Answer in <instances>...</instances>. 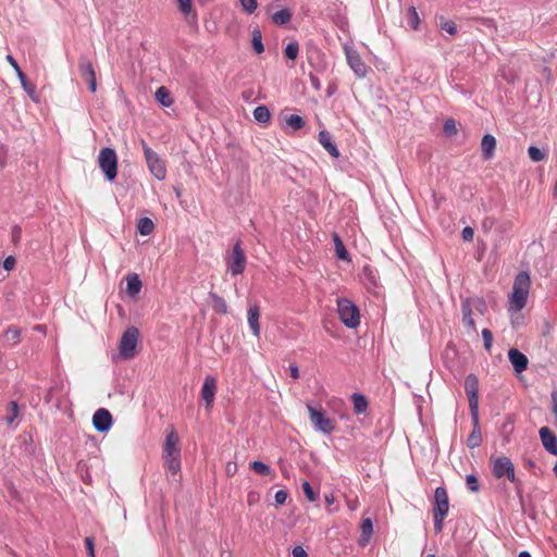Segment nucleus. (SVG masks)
Instances as JSON below:
<instances>
[{"instance_id":"nucleus-62","label":"nucleus","mask_w":557,"mask_h":557,"mask_svg":"<svg viewBox=\"0 0 557 557\" xmlns=\"http://www.w3.org/2000/svg\"><path fill=\"white\" fill-rule=\"evenodd\" d=\"M325 502L327 505H332L334 503V496L333 495H325Z\"/></svg>"},{"instance_id":"nucleus-54","label":"nucleus","mask_w":557,"mask_h":557,"mask_svg":"<svg viewBox=\"0 0 557 557\" xmlns=\"http://www.w3.org/2000/svg\"><path fill=\"white\" fill-rule=\"evenodd\" d=\"M292 554H293V557H307L308 556L306 550L301 546H295L293 548Z\"/></svg>"},{"instance_id":"nucleus-26","label":"nucleus","mask_w":557,"mask_h":557,"mask_svg":"<svg viewBox=\"0 0 557 557\" xmlns=\"http://www.w3.org/2000/svg\"><path fill=\"white\" fill-rule=\"evenodd\" d=\"M154 97L156 100L160 102L163 107H171L173 103V100L170 96V91L164 86H161L157 89Z\"/></svg>"},{"instance_id":"nucleus-41","label":"nucleus","mask_w":557,"mask_h":557,"mask_svg":"<svg viewBox=\"0 0 557 557\" xmlns=\"http://www.w3.org/2000/svg\"><path fill=\"white\" fill-rule=\"evenodd\" d=\"M440 27L450 35H455L457 33V26L455 22L447 21L443 16L440 17Z\"/></svg>"},{"instance_id":"nucleus-48","label":"nucleus","mask_w":557,"mask_h":557,"mask_svg":"<svg viewBox=\"0 0 557 557\" xmlns=\"http://www.w3.org/2000/svg\"><path fill=\"white\" fill-rule=\"evenodd\" d=\"M482 336H483V339H484V347L490 350L491 347H492V342H493V335H492V332L487 329H484L482 331Z\"/></svg>"},{"instance_id":"nucleus-38","label":"nucleus","mask_w":557,"mask_h":557,"mask_svg":"<svg viewBox=\"0 0 557 557\" xmlns=\"http://www.w3.org/2000/svg\"><path fill=\"white\" fill-rule=\"evenodd\" d=\"M22 330L17 326L11 325L5 331L4 337L7 341H13V344L18 343Z\"/></svg>"},{"instance_id":"nucleus-2","label":"nucleus","mask_w":557,"mask_h":557,"mask_svg":"<svg viewBox=\"0 0 557 557\" xmlns=\"http://www.w3.org/2000/svg\"><path fill=\"white\" fill-rule=\"evenodd\" d=\"M487 310L486 302L482 298H468L462 301V322L472 332H476L475 315H484Z\"/></svg>"},{"instance_id":"nucleus-22","label":"nucleus","mask_w":557,"mask_h":557,"mask_svg":"<svg viewBox=\"0 0 557 557\" xmlns=\"http://www.w3.org/2000/svg\"><path fill=\"white\" fill-rule=\"evenodd\" d=\"M473 431L467 438V445L469 448L479 447L482 442L481 430L479 426V413H476V421L473 420Z\"/></svg>"},{"instance_id":"nucleus-20","label":"nucleus","mask_w":557,"mask_h":557,"mask_svg":"<svg viewBox=\"0 0 557 557\" xmlns=\"http://www.w3.org/2000/svg\"><path fill=\"white\" fill-rule=\"evenodd\" d=\"M496 139L493 135L486 134L481 141V150L484 159L488 160L494 156Z\"/></svg>"},{"instance_id":"nucleus-35","label":"nucleus","mask_w":557,"mask_h":557,"mask_svg":"<svg viewBox=\"0 0 557 557\" xmlns=\"http://www.w3.org/2000/svg\"><path fill=\"white\" fill-rule=\"evenodd\" d=\"M333 240L335 244L336 256L342 260H348V252L337 234H333Z\"/></svg>"},{"instance_id":"nucleus-56","label":"nucleus","mask_w":557,"mask_h":557,"mask_svg":"<svg viewBox=\"0 0 557 557\" xmlns=\"http://www.w3.org/2000/svg\"><path fill=\"white\" fill-rule=\"evenodd\" d=\"M7 60L11 64V66L14 69L16 74H18V71H22L21 67L18 66L17 62L15 61V59L12 55H10V54L7 55Z\"/></svg>"},{"instance_id":"nucleus-40","label":"nucleus","mask_w":557,"mask_h":557,"mask_svg":"<svg viewBox=\"0 0 557 557\" xmlns=\"http://www.w3.org/2000/svg\"><path fill=\"white\" fill-rule=\"evenodd\" d=\"M250 468L259 473V474H262V475H269L271 474V469L269 466H267L265 463L261 462V461H253L250 463Z\"/></svg>"},{"instance_id":"nucleus-7","label":"nucleus","mask_w":557,"mask_h":557,"mask_svg":"<svg viewBox=\"0 0 557 557\" xmlns=\"http://www.w3.org/2000/svg\"><path fill=\"white\" fill-rule=\"evenodd\" d=\"M141 145L150 172L153 174L156 178L160 181L164 180L166 175L164 162L158 157V154L152 149H150L146 145L144 140L141 141Z\"/></svg>"},{"instance_id":"nucleus-13","label":"nucleus","mask_w":557,"mask_h":557,"mask_svg":"<svg viewBox=\"0 0 557 557\" xmlns=\"http://www.w3.org/2000/svg\"><path fill=\"white\" fill-rule=\"evenodd\" d=\"M78 71H79L81 76L88 84L89 90L91 92H96L97 91L96 72H95L92 63L86 57H82L79 59Z\"/></svg>"},{"instance_id":"nucleus-49","label":"nucleus","mask_w":557,"mask_h":557,"mask_svg":"<svg viewBox=\"0 0 557 557\" xmlns=\"http://www.w3.org/2000/svg\"><path fill=\"white\" fill-rule=\"evenodd\" d=\"M462 239L465 242H472L474 237V231L470 226H466L461 232Z\"/></svg>"},{"instance_id":"nucleus-6","label":"nucleus","mask_w":557,"mask_h":557,"mask_svg":"<svg viewBox=\"0 0 557 557\" xmlns=\"http://www.w3.org/2000/svg\"><path fill=\"white\" fill-rule=\"evenodd\" d=\"M98 162L107 180L113 181L116 177L117 170V158L115 151L111 148H103L99 153Z\"/></svg>"},{"instance_id":"nucleus-29","label":"nucleus","mask_w":557,"mask_h":557,"mask_svg":"<svg viewBox=\"0 0 557 557\" xmlns=\"http://www.w3.org/2000/svg\"><path fill=\"white\" fill-rule=\"evenodd\" d=\"M352 401H354V410L357 414H360V413H363L367 411L368 400L363 395L354 394Z\"/></svg>"},{"instance_id":"nucleus-31","label":"nucleus","mask_w":557,"mask_h":557,"mask_svg":"<svg viewBox=\"0 0 557 557\" xmlns=\"http://www.w3.org/2000/svg\"><path fill=\"white\" fill-rule=\"evenodd\" d=\"M253 117L259 123H268L271 114L265 106H259L253 110Z\"/></svg>"},{"instance_id":"nucleus-27","label":"nucleus","mask_w":557,"mask_h":557,"mask_svg":"<svg viewBox=\"0 0 557 557\" xmlns=\"http://www.w3.org/2000/svg\"><path fill=\"white\" fill-rule=\"evenodd\" d=\"M17 77L23 86V89L27 92V95L35 101H37L36 87L34 84L27 81L26 75L23 71H18Z\"/></svg>"},{"instance_id":"nucleus-10","label":"nucleus","mask_w":557,"mask_h":557,"mask_svg":"<svg viewBox=\"0 0 557 557\" xmlns=\"http://www.w3.org/2000/svg\"><path fill=\"white\" fill-rule=\"evenodd\" d=\"M307 408L310 414V422L319 431L329 434L335 429V421L326 418L322 410H317L310 405H308Z\"/></svg>"},{"instance_id":"nucleus-45","label":"nucleus","mask_w":557,"mask_h":557,"mask_svg":"<svg viewBox=\"0 0 557 557\" xmlns=\"http://www.w3.org/2000/svg\"><path fill=\"white\" fill-rule=\"evenodd\" d=\"M466 483H467L468 488L471 492H478L479 491V481H478V478L474 474L467 475Z\"/></svg>"},{"instance_id":"nucleus-58","label":"nucleus","mask_w":557,"mask_h":557,"mask_svg":"<svg viewBox=\"0 0 557 557\" xmlns=\"http://www.w3.org/2000/svg\"><path fill=\"white\" fill-rule=\"evenodd\" d=\"M289 371H290V375L293 379H298L299 377V370H298V367L296 364H292L289 367Z\"/></svg>"},{"instance_id":"nucleus-44","label":"nucleus","mask_w":557,"mask_h":557,"mask_svg":"<svg viewBox=\"0 0 557 557\" xmlns=\"http://www.w3.org/2000/svg\"><path fill=\"white\" fill-rule=\"evenodd\" d=\"M444 133L447 135V136H454L456 135L457 133V127H456V123L453 119H448L445 121L444 123Z\"/></svg>"},{"instance_id":"nucleus-37","label":"nucleus","mask_w":557,"mask_h":557,"mask_svg":"<svg viewBox=\"0 0 557 557\" xmlns=\"http://www.w3.org/2000/svg\"><path fill=\"white\" fill-rule=\"evenodd\" d=\"M252 47H253V50L260 54L264 51V47H263V44H262V36H261V32L259 29H253L252 30Z\"/></svg>"},{"instance_id":"nucleus-21","label":"nucleus","mask_w":557,"mask_h":557,"mask_svg":"<svg viewBox=\"0 0 557 557\" xmlns=\"http://www.w3.org/2000/svg\"><path fill=\"white\" fill-rule=\"evenodd\" d=\"M319 143L325 148V150L334 158L339 157V151L331 140V135L326 131L319 133Z\"/></svg>"},{"instance_id":"nucleus-61","label":"nucleus","mask_w":557,"mask_h":557,"mask_svg":"<svg viewBox=\"0 0 557 557\" xmlns=\"http://www.w3.org/2000/svg\"><path fill=\"white\" fill-rule=\"evenodd\" d=\"M492 224H493V222H492V221H490V220H485V221L483 222L482 226H483V228H484L485 231H487V228H488V227H491V226H492Z\"/></svg>"},{"instance_id":"nucleus-14","label":"nucleus","mask_w":557,"mask_h":557,"mask_svg":"<svg viewBox=\"0 0 557 557\" xmlns=\"http://www.w3.org/2000/svg\"><path fill=\"white\" fill-rule=\"evenodd\" d=\"M94 428L98 432H106L111 428L112 424V416L109 410L104 408L98 409L92 417Z\"/></svg>"},{"instance_id":"nucleus-53","label":"nucleus","mask_w":557,"mask_h":557,"mask_svg":"<svg viewBox=\"0 0 557 557\" xmlns=\"http://www.w3.org/2000/svg\"><path fill=\"white\" fill-rule=\"evenodd\" d=\"M237 471V465L235 462H227L225 466V472L227 475H234Z\"/></svg>"},{"instance_id":"nucleus-60","label":"nucleus","mask_w":557,"mask_h":557,"mask_svg":"<svg viewBox=\"0 0 557 557\" xmlns=\"http://www.w3.org/2000/svg\"><path fill=\"white\" fill-rule=\"evenodd\" d=\"M34 330L37 331V332H40L42 334H46L47 330H46V325L44 324H37L34 326Z\"/></svg>"},{"instance_id":"nucleus-32","label":"nucleus","mask_w":557,"mask_h":557,"mask_svg":"<svg viewBox=\"0 0 557 557\" xmlns=\"http://www.w3.org/2000/svg\"><path fill=\"white\" fill-rule=\"evenodd\" d=\"M529 158L534 162H540L546 159L547 157V150L546 149H540L537 147L531 146L528 149Z\"/></svg>"},{"instance_id":"nucleus-43","label":"nucleus","mask_w":557,"mask_h":557,"mask_svg":"<svg viewBox=\"0 0 557 557\" xmlns=\"http://www.w3.org/2000/svg\"><path fill=\"white\" fill-rule=\"evenodd\" d=\"M299 46L296 41L289 42L285 48V55L290 60H295L298 55Z\"/></svg>"},{"instance_id":"nucleus-33","label":"nucleus","mask_w":557,"mask_h":557,"mask_svg":"<svg viewBox=\"0 0 557 557\" xmlns=\"http://www.w3.org/2000/svg\"><path fill=\"white\" fill-rule=\"evenodd\" d=\"M153 222L149 218H141L138 221L137 228L141 235H149L153 231Z\"/></svg>"},{"instance_id":"nucleus-52","label":"nucleus","mask_w":557,"mask_h":557,"mask_svg":"<svg viewBox=\"0 0 557 557\" xmlns=\"http://www.w3.org/2000/svg\"><path fill=\"white\" fill-rule=\"evenodd\" d=\"M15 258L13 256H9L5 258V260L3 261V268L7 270V271H11L13 270V268L15 267Z\"/></svg>"},{"instance_id":"nucleus-9","label":"nucleus","mask_w":557,"mask_h":557,"mask_svg":"<svg viewBox=\"0 0 557 557\" xmlns=\"http://www.w3.org/2000/svg\"><path fill=\"white\" fill-rule=\"evenodd\" d=\"M344 51L346 55V61L350 69L354 71V73L359 78H364L368 74V66L362 61L360 54L348 45H344Z\"/></svg>"},{"instance_id":"nucleus-17","label":"nucleus","mask_w":557,"mask_h":557,"mask_svg":"<svg viewBox=\"0 0 557 557\" xmlns=\"http://www.w3.org/2000/svg\"><path fill=\"white\" fill-rule=\"evenodd\" d=\"M540 437L545 449L557 456V437L555 434L547 426H543L540 429Z\"/></svg>"},{"instance_id":"nucleus-11","label":"nucleus","mask_w":557,"mask_h":557,"mask_svg":"<svg viewBox=\"0 0 557 557\" xmlns=\"http://www.w3.org/2000/svg\"><path fill=\"white\" fill-rule=\"evenodd\" d=\"M493 474L498 479L507 475L511 482L516 480L513 463L506 456L493 460Z\"/></svg>"},{"instance_id":"nucleus-4","label":"nucleus","mask_w":557,"mask_h":557,"mask_svg":"<svg viewBox=\"0 0 557 557\" xmlns=\"http://www.w3.org/2000/svg\"><path fill=\"white\" fill-rule=\"evenodd\" d=\"M337 311L341 321L349 329H355L359 325V310L348 299H339L337 301Z\"/></svg>"},{"instance_id":"nucleus-57","label":"nucleus","mask_w":557,"mask_h":557,"mask_svg":"<svg viewBox=\"0 0 557 557\" xmlns=\"http://www.w3.org/2000/svg\"><path fill=\"white\" fill-rule=\"evenodd\" d=\"M310 83L314 89L319 90L321 88L319 78L313 74H310Z\"/></svg>"},{"instance_id":"nucleus-47","label":"nucleus","mask_w":557,"mask_h":557,"mask_svg":"<svg viewBox=\"0 0 557 557\" xmlns=\"http://www.w3.org/2000/svg\"><path fill=\"white\" fill-rule=\"evenodd\" d=\"M302 490H304V493L306 494L307 498L309 499V502H314L317 499V494L313 492L309 482L305 481L302 483Z\"/></svg>"},{"instance_id":"nucleus-12","label":"nucleus","mask_w":557,"mask_h":557,"mask_svg":"<svg viewBox=\"0 0 557 557\" xmlns=\"http://www.w3.org/2000/svg\"><path fill=\"white\" fill-rule=\"evenodd\" d=\"M246 265V257L239 243L233 247L232 255L228 258L227 267L233 275H238L244 272Z\"/></svg>"},{"instance_id":"nucleus-15","label":"nucleus","mask_w":557,"mask_h":557,"mask_svg":"<svg viewBox=\"0 0 557 557\" xmlns=\"http://www.w3.org/2000/svg\"><path fill=\"white\" fill-rule=\"evenodd\" d=\"M216 388V380L211 375H207L201 388V397L206 401V407L208 409L212 406Z\"/></svg>"},{"instance_id":"nucleus-25","label":"nucleus","mask_w":557,"mask_h":557,"mask_svg":"<svg viewBox=\"0 0 557 557\" xmlns=\"http://www.w3.org/2000/svg\"><path fill=\"white\" fill-rule=\"evenodd\" d=\"M180 11L186 16L188 22L196 21V14L193 11L191 0H177Z\"/></svg>"},{"instance_id":"nucleus-46","label":"nucleus","mask_w":557,"mask_h":557,"mask_svg":"<svg viewBox=\"0 0 557 557\" xmlns=\"http://www.w3.org/2000/svg\"><path fill=\"white\" fill-rule=\"evenodd\" d=\"M243 9L247 13H253L257 9V0H239Z\"/></svg>"},{"instance_id":"nucleus-50","label":"nucleus","mask_w":557,"mask_h":557,"mask_svg":"<svg viewBox=\"0 0 557 557\" xmlns=\"http://www.w3.org/2000/svg\"><path fill=\"white\" fill-rule=\"evenodd\" d=\"M85 544H86V549H87V553H88V557H95L94 540L88 536V537L85 539Z\"/></svg>"},{"instance_id":"nucleus-5","label":"nucleus","mask_w":557,"mask_h":557,"mask_svg":"<svg viewBox=\"0 0 557 557\" xmlns=\"http://www.w3.org/2000/svg\"><path fill=\"white\" fill-rule=\"evenodd\" d=\"M139 338V331L135 326H129L123 333L120 341V354L124 359H131L135 356L136 346Z\"/></svg>"},{"instance_id":"nucleus-34","label":"nucleus","mask_w":557,"mask_h":557,"mask_svg":"<svg viewBox=\"0 0 557 557\" xmlns=\"http://www.w3.org/2000/svg\"><path fill=\"white\" fill-rule=\"evenodd\" d=\"M164 462H165V466H166L168 470L172 474H176L181 470V459H180V456L164 457Z\"/></svg>"},{"instance_id":"nucleus-28","label":"nucleus","mask_w":557,"mask_h":557,"mask_svg":"<svg viewBox=\"0 0 557 557\" xmlns=\"http://www.w3.org/2000/svg\"><path fill=\"white\" fill-rule=\"evenodd\" d=\"M211 300H212V308L215 312L225 314L227 312V305L225 300L216 295L215 293L209 294Z\"/></svg>"},{"instance_id":"nucleus-39","label":"nucleus","mask_w":557,"mask_h":557,"mask_svg":"<svg viewBox=\"0 0 557 557\" xmlns=\"http://www.w3.org/2000/svg\"><path fill=\"white\" fill-rule=\"evenodd\" d=\"M407 22L413 28L417 29L420 18L414 7H410L407 13Z\"/></svg>"},{"instance_id":"nucleus-16","label":"nucleus","mask_w":557,"mask_h":557,"mask_svg":"<svg viewBox=\"0 0 557 557\" xmlns=\"http://www.w3.org/2000/svg\"><path fill=\"white\" fill-rule=\"evenodd\" d=\"M178 435L175 430L171 428V430L166 434L165 443H164V457H173L181 456V449L178 447Z\"/></svg>"},{"instance_id":"nucleus-63","label":"nucleus","mask_w":557,"mask_h":557,"mask_svg":"<svg viewBox=\"0 0 557 557\" xmlns=\"http://www.w3.org/2000/svg\"><path fill=\"white\" fill-rule=\"evenodd\" d=\"M519 557H531V555L528 552L523 550L519 554Z\"/></svg>"},{"instance_id":"nucleus-64","label":"nucleus","mask_w":557,"mask_h":557,"mask_svg":"<svg viewBox=\"0 0 557 557\" xmlns=\"http://www.w3.org/2000/svg\"><path fill=\"white\" fill-rule=\"evenodd\" d=\"M554 472H555V474H556V476H557V461H556V465H555V467H554Z\"/></svg>"},{"instance_id":"nucleus-30","label":"nucleus","mask_w":557,"mask_h":557,"mask_svg":"<svg viewBox=\"0 0 557 557\" xmlns=\"http://www.w3.org/2000/svg\"><path fill=\"white\" fill-rule=\"evenodd\" d=\"M292 18V12L288 9H283L272 15V21L276 25H285Z\"/></svg>"},{"instance_id":"nucleus-42","label":"nucleus","mask_w":557,"mask_h":557,"mask_svg":"<svg viewBox=\"0 0 557 557\" xmlns=\"http://www.w3.org/2000/svg\"><path fill=\"white\" fill-rule=\"evenodd\" d=\"M17 416H18V406L15 401H11L9 404V414L5 418L7 423L10 425L13 424V422L15 421Z\"/></svg>"},{"instance_id":"nucleus-59","label":"nucleus","mask_w":557,"mask_h":557,"mask_svg":"<svg viewBox=\"0 0 557 557\" xmlns=\"http://www.w3.org/2000/svg\"><path fill=\"white\" fill-rule=\"evenodd\" d=\"M542 74L543 76L547 79V81H550L552 79V71L548 67H544L543 71H542Z\"/></svg>"},{"instance_id":"nucleus-8","label":"nucleus","mask_w":557,"mask_h":557,"mask_svg":"<svg viewBox=\"0 0 557 557\" xmlns=\"http://www.w3.org/2000/svg\"><path fill=\"white\" fill-rule=\"evenodd\" d=\"M465 389L469 398V407L472 419L476 421V413H479V381L474 374H469L466 377Z\"/></svg>"},{"instance_id":"nucleus-19","label":"nucleus","mask_w":557,"mask_h":557,"mask_svg":"<svg viewBox=\"0 0 557 557\" xmlns=\"http://www.w3.org/2000/svg\"><path fill=\"white\" fill-rule=\"evenodd\" d=\"M260 309L257 305H250L248 308V323L256 337L260 336Z\"/></svg>"},{"instance_id":"nucleus-1","label":"nucleus","mask_w":557,"mask_h":557,"mask_svg":"<svg viewBox=\"0 0 557 557\" xmlns=\"http://www.w3.org/2000/svg\"><path fill=\"white\" fill-rule=\"evenodd\" d=\"M531 281L527 272L519 273L513 282L512 293L509 297V311H520L527 304Z\"/></svg>"},{"instance_id":"nucleus-23","label":"nucleus","mask_w":557,"mask_h":557,"mask_svg":"<svg viewBox=\"0 0 557 557\" xmlns=\"http://www.w3.org/2000/svg\"><path fill=\"white\" fill-rule=\"evenodd\" d=\"M372 532H373L372 520L370 518L363 519L362 523H361V536L359 539V544L361 546H366L369 543Z\"/></svg>"},{"instance_id":"nucleus-24","label":"nucleus","mask_w":557,"mask_h":557,"mask_svg":"<svg viewBox=\"0 0 557 557\" xmlns=\"http://www.w3.org/2000/svg\"><path fill=\"white\" fill-rule=\"evenodd\" d=\"M126 290L131 296H136L141 289V281L138 275L133 273L126 277Z\"/></svg>"},{"instance_id":"nucleus-18","label":"nucleus","mask_w":557,"mask_h":557,"mask_svg":"<svg viewBox=\"0 0 557 557\" xmlns=\"http://www.w3.org/2000/svg\"><path fill=\"white\" fill-rule=\"evenodd\" d=\"M508 358L515 369L516 372L520 373L524 371L528 367V358L517 348H511L508 351Z\"/></svg>"},{"instance_id":"nucleus-51","label":"nucleus","mask_w":557,"mask_h":557,"mask_svg":"<svg viewBox=\"0 0 557 557\" xmlns=\"http://www.w3.org/2000/svg\"><path fill=\"white\" fill-rule=\"evenodd\" d=\"M286 499H287V493H286L285 491L280 490V491H277V492L275 493V503H276L277 505H283V504H285Z\"/></svg>"},{"instance_id":"nucleus-3","label":"nucleus","mask_w":557,"mask_h":557,"mask_svg":"<svg viewBox=\"0 0 557 557\" xmlns=\"http://www.w3.org/2000/svg\"><path fill=\"white\" fill-rule=\"evenodd\" d=\"M449 509L448 495L444 487H437L434 495V529L443 530V521Z\"/></svg>"},{"instance_id":"nucleus-36","label":"nucleus","mask_w":557,"mask_h":557,"mask_svg":"<svg viewBox=\"0 0 557 557\" xmlns=\"http://www.w3.org/2000/svg\"><path fill=\"white\" fill-rule=\"evenodd\" d=\"M286 124L294 131H298L305 126V120L297 114H290L286 117Z\"/></svg>"},{"instance_id":"nucleus-55","label":"nucleus","mask_w":557,"mask_h":557,"mask_svg":"<svg viewBox=\"0 0 557 557\" xmlns=\"http://www.w3.org/2000/svg\"><path fill=\"white\" fill-rule=\"evenodd\" d=\"M22 228L20 226H14L12 230V240L16 244L21 239Z\"/></svg>"}]
</instances>
